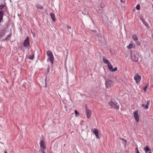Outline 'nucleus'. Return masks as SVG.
<instances>
[{
    "label": "nucleus",
    "instance_id": "21",
    "mask_svg": "<svg viewBox=\"0 0 153 153\" xmlns=\"http://www.w3.org/2000/svg\"><path fill=\"white\" fill-rule=\"evenodd\" d=\"M127 47L129 48H132L134 47V45L132 44H130Z\"/></svg>",
    "mask_w": 153,
    "mask_h": 153
},
{
    "label": "nucleus",
    "instance_id": "19",
    "mask_svg": "<svg viewBox=\"0 0 153 153\" xmlns=\"http://www.w3.org/2000/svg\"><path fill=\"white\" fill-rule=\"evenodd\" d=\"M36 7L37 8L40 9H43V7L42 6L39 5H36Z\"/></svg>",
    "mask_w": 153,
    "mask_h": 153
},
{
    "label": "nucleus",
    "instance_id": "38",
    "mask_svg": "<svg viewBox=\"0 0 153 153\" xmlns=\"http://www.w3.org/2000/svg\"><path fill=\"white\" fill-rule=\"evenodd\" d=\"M48 71H49V68H48Z\"/></svg>",
    "mask_w": 153,
    "mask_h": 153
},
{
    "label": "nucleus",
    "instance_id": "9",
    "mask_svg": "<svg viewBox=\"0 0 153 153\" xmlns=\"http://www.w3.org/2000/svg\"><path fill=\"white\" fill-rule=\"evenodd\" d=\"M40 146L41 148L42 149H44L46 148L45 143L43 140L40 141Z\"/></svg>",
    "mask_w": 153,
    "mask_h": 153
},
{
    "label": "nucleus",
    "instance_id": "5",
    "mask_svg": "<svg viewBox=\"0 0 153 153\" xmlns=\"http://www.w3.org/2000/svg\"><path fill=\"white\" fill-rule=\"evenodd\" d=\"M105 85L107 88H109L113 85V82L110 79H106Z\"/></svg>",
    "mask_w": 153,
    "mask_h": 153
},
{
    "label": "nucleus",
    "instance_id": "39",
    "mask_svg": "<svg viewBox=\"0 0 153 153\" xmlns=\"http://www.w3.org/2000/svg\"><path fill=\"white\" fill-rule=\"evenodd\" d=\"M149 153H152L151 152H150Z\"/></svg>",
    "mask_w": 153,
    "mask_h": 153
},
{
    "label": "nucleus",
    "instance_id": "23",
    "mask_svg": "<svg viewBox=\"0 0 153 153\" xmlns=\"http://www.w3.org/2000/svg\"><path fill=\"white\" fill-rule=\"evenodd\" d=\"M4 6L5 5L4 4H1L0 5V10L2 9L4 7Z\"/></svg>",
    "mask_w": 153,
    "mask_h": 153
},
{
    "label": "nucleus",
    "instance_id": "33",
    "mask_svg": "<svg viewBox=\"0 0 153 153\" xmlns=\"http://www.w3.org/2000/svg\"><path fill=\"white\" fill-rule=\"evenodd\" d=\"M141 106H142V107H145V105H144V104H142V105H141Z\"/></svg>",
    "mask_w": 153,
    "mask_h": 153
},
{
    "label": "nucleus",
    "instance_id": "31",
    "mask_svg": "<svg viewBox=\"0 0 153 153\" xmlns=\"http://www.w3.org/2000/svg\"><path fill=\"white\" fill-rule=\"evenodd\" d=\"M137 44L138 45H140V42H139L138 41L137 42Z\"/></svg>",
    "mask_w": 153,
    "mask_h": 153
},
{
    "label": "nucleus",
    "instance_id": "8",
    "mask_svg": "<svg viewBox=\"0 0 153 153\" xmlns=\"http://www.w3.org/2000/svg\"><path fill=\"white\" fill-rule=\"evenodd\" d=\"M85 111L87 117L88 118H90L91 116V111L87 108H86Z\"/></svg>",
    "mask_w": 153,
    "mask_h": 153
},
{
    "label": "nucleus",
    "instance_id": "16",
    "mask_svg": "<svg viewBox=\"0 0 153 153\" xmlns=\"http://www.w3.org/2000/svg\"><path fill=\"white\" fill-rule=\"evenodd\" d=\"M144 150L146 152H147L149 151H150V149L149 148L148 146H146L145 148H144Z\"/></svg>",
    "mask_w": 153,
    "mask_h": 153
},
{
    "label": "nucleus",
    "instance_id": "13",
    "mask_svg": "<svg viewBox=\"0 0 153 153\" xmlns=\"http://www.w3.org/2000/svg\"><path fill=\"white\" fill-rule=\"evenodd\" d=\"M108 68L109 70L110 71H111L112 69H113V67L111 64L110 63H109V64L107 65Z\"/></svg>",
    "mask_w": 153,
    "mask_h": 153
},
{
    "label": "nucleus",
    "instance_id": "28",
    "mask_svg": "<svg viewBox=\"0 0 153 153\" xmlns=\"http://www.w3.org/2000/svg\"><path fill=\"white\" fill-rule=\"evenodd\" d=\"M68 30L69 31V32L70 33V32L69 31V29L71 30V27L70 26H68Z\"/></svg>",
    "mask_w": 153,
    "mask_h": 153
},
{
    "label": "nucleus",
    "instance_id": "30",
    "mask_svg": "<svg viewBox=\"0 0 153 153\" xmlns=\"http://www.w3.org/2000/svg\"><path fill=\"white\" fill-rule=\"evenodd\" d=\"M95 135L97 138H99V136L98 135V134H97Z\"/></svg>",
    "mask_w": 153,
    "mask_h": 153
},
{
    "label": "nucleus",
    "instance_id": "24",
    "mask_svg": "<svg viewBox=\"0 0 153 153\" xmlns=\"http://www.w3.org/2000/svg\"><path fill=\"white\" fill-rule=\"evenodd\" d=\"M136 8L137 10H139L140 9V6L139 4H137L136 7Z\"/></svg>",
    "mask_w": 153,
    "mask_h": 153
},
{
    "label": "nucleus",
    "instance_id": "35",
    "mask_svg": "<svg viewBox=\"0 0 153 153\" xmlns=\"http://www.w3.org/2000/svg\"><path fill=\"white\" fill-rule=\"evenodd\" d=\"M120 1L124 3V1H123V0H120Z\"/></svg>",
    "mask_w": 153,
    "mask_h": 153
},
{
    "label": "nucleus",
    "instance_id": "37",
    "mask_svg": "<svg viewBox=\"0 0 153 153\" xmlns=\"http://www.w3.org/2000/svg\"><path fill=\"white\" fill-rule=\"evenodd\" d=\"M136 149H137H137H138V147H137L136 148Z\"/></svg>",
    "mask_w": 153,
    "mask_h": 153
},
{
    "label": "nucleus",
    "instance_id": "3",
    "mask_svg": "<svg viewBox=\"0 0 153 153\" xmlns=\"http://www.w3.org/2000/svg\"><path fill=\"white\" fill-rule=\"evenodd\" d=\"M131 57L132 60L134 61H137L138 60L139 55L136 52L131 53Z\"/></svg>",
    "mask_w": 153,
    "mask_h": 153
},
{
    "label": "nucleus",
    "instance_id": "1",
    "mask_svg": "<svg viewBox=\"0 0 153 153\" xmlns=\"http://www.w3.org/2000/svg\"><path fill=\"white\" fill-rule=\"evenodd\" d=\"M108 103L109 105L115 109H118L119 108V105L118 104V101L111 100L110 102H108Z\"/></svg>",
    "mask_w": 153,
    "mask_h": 153
},
{
    "label": "nucleus",
    "instance_id": "15",
    "mask_svg": "<svg viewBox=\"0 0 153 153\" xmlns=\"http://www.w3.org/2000/svg\"><path fill=\"white\" fill-rule=\"evenodd\" d=\"M102 60H103V62L107 64L108 65L109 64V63H110V62H108V60L104 58H103Z\"/></svg>",
    "mask_w": 153,
    "mask_h": 153
},
{
    "label": "nucleus",
    "instance_id": "4",
    "mask_svg": "<svg viewBox=\"0 0 153 153\" xmlns=\"http://www.w3.org/2000/svg\"><path fill=\"white\" fill-rule=\"evenodd\" d=\"M134 79L135 80L136 83L138 84L140 82L141 79V77L139 75L138 73H136L134 76Z\"/></svg>",
    "mask_w": 153,
    "mask_h": 153
},
{
    "label": "nucleus",
    "instance_id": "27",
    "mask_svg": "<svg viewBox=\"0 0 153 153\" xmlns=\"http://www.w3.org/2000/svg\"><path fill=\"white\" fill-rule=\"evenodd\" d=\"M39 152H40L39 153H45L43 149L41 150Z\"/></svg>",
    "mask_w": 153,
    "mask_h": 153
},
{
    "label": "nucleus",
    "instance_id": "29",
    "mask_svg": "<svg viewBox=\"0 0 153 153\" xmlns=\"http://www.w3.org/2000/svg\"><path fill=\"white\" fill-rule=\"evenodd\" d=\"M10 36H11V35H7V36L6 37V39H7V38L8 37H9V38H10Z\"/></svg>",
    "mask_w": 153,
    "mask_h": 153
},
{
    "label": "nucleus",
    "instance_id": "14",
    "mask_svg": "<svg viewBox=\"0 0 153 153\" xmlns=\"http://www.w3.org/2000/svg\"><path fill=\"white\" fill-rule=\"evenodd\" d=\"M132 37L134 41H137L138 40V37L136 35L133 34L132 36Z\"/></svg>",
    "mask_w": 153,
    "mask_h": 153
},
{
    "label": "nucleus",
    "instance_id": "12",
    "mask_svg": "<svg viewBox=\"0 0 153 153\" xmlns=\"http://www.w3.org/2000/svg\"><path fill=\"white\" fill-rule=\"evenodd\" d=\"M50 15L51 16L52 20L55 22L56 21V19L54 14L53 13H50Z\"/></svg>",
    "mask_w": 153,
    "mask_h": 153
},
{
    "label": "nucleus",
    "instance_id": "22",
    "mask_svg": "<svg viewBox=\"0 0 153 153\" xmlns=\"http://www.w3.org/2000/svg\"><path fill=\"white\" fill-rule=\"evenodd\" d=\"M149 102L148 101L147 102V104L145 105V108L146 109H148L149 107Z\"/></svg>",
    "mask_w": 153,
    "mask_h": 153
},
{
    "label": "nucleus",
    "instance_id": "18",
    "mask_svg": "<svg viewBox=\"0 0 153 153\" xmlns=\"http://www.w3.org/2000/svg\"><path fill=\"white\" fill-rule=\"evenodd\" d=\"M148 86H149V84H147L146 85V86H144L143 88V89L144 91V92H146V91L147 88L148 87Z\"/></svg>",
    "mask_w": 153,
    "mask_h": 153
},
{
    "label": "nucleus",
    "instance_id": "11",
    "mask_svg": "<svg viewBox=\"0 0 153 153\" xmlns=\"http://www.w3.org/2000/svg\"><path fill=\"white\" fill-rule=\"evenodd\" d=\"M3 11H0V23L1 21H3Z\"/></svg>",
    "mask_w": 153,
    "mask_h": 153
},
{
    "label": "nucleus",
    "instance_id": "32",
    "mask_svg": "<svg viewBox=\"0 0 153 153\" xmlns=\"http://www.w3.org/2000/svg\"><path fill=\"white\" fill-rule=\"evenodd\" d=\"M121 139L122 140H123L125 142V143H126L127 141L126 140H125L123 138H121Z\"/></svg>",
    "mask_w": 153,
    "mask_h": 153
},
{
    "label": "nucleus",
    "instance_id": "25",
    "mask_svg": "<svg viewBox=\"0 0 153 153\" xmlns=\"http://www.w3.org/2000/svg\"><path fill=\"white\" fill-rule=\"evenodd\" d=\"M117 70V67H115L114 69L113 68L111 71L114 72L116 71Z\"/></svg>",
    "mask_w": 153,
    "mask_h": 153
},
{
    "label": "nucleus",
    "instance_id": "7",
    "mask_svg": "<svg viewBox=\"0 0 153 153\" xmlns=\"http://www.w3.org/2000/svg\"><path fill=\"white\" fill-rule=\"evenodd\" d=\"M134 117L136 121L138 122L139 120V114L137 111H135L134 113Z\"/></svg>",
    "mask_w": 153,
    "mask_h": 153
},
{
    "label": "nucleus",
    "instance_id": "10",
    "mask_svg": "<svg viewBox=\"0 0 153 153\" xmlns=\"http://www.w3.org/2000/svg\"><path fill=\"white\" fill-rule=\"evenodd\" d=\"M140 19L142 20L143 24L147 27L148 28L150 27L148 24L145 21V19L142 18H141Z\"/></svg>",
    "mask_w": 153,
    "mask_h": 153
},
{
    "label": "nucleus",
    "instance_id": "34",
    "mask_svg": "<svg viewBox=\"0 0 153 153\" xmlns=\"http://www.w3.org/2000/svg\"><path fill=\"white\" fill-rule=\"evenodd\" d=\"M137 153H140V152L138 150V149H137Z\"/></svg>",
    "mask_w": 153,
    "mask_h": 153
},
{
    "label": "nucleus",
    "instance_id": "2",
    "mask_svg": "<svg viewBox=\"0 0 153 153\" xmlns=\"http://www.w3.org/2000/svg\"><path fill=\"white\" fill-rule=\"evenodd\" d=\"M48 58L47 59L48 61H50L52 64L53 63L54 56L53 53L50 50H48L47 52Z\"/></svg>",
    "mask_w": 153,
    "mask_h": 153
},
{
    "label": "nucleus",
    "instance_id": "26",
    "mask_svg": "<svg viewBox=\"0 0 153 153\" xmlns=\"http://www.w3.org/2000/svg\"><path fill=\"white\" fill-rule=\"evenodd\" d=\"M74 112L75 114H76V116H77V114H79V113L76 110H75L74 111Z\"/></svg>",
    "mask_w": 153,
    "mask_h": 153
},
{
    "label": "nucleus",
    "instance_id": "36",
    "mask_svg": "<svg viewBox=\"0 0 153 153\" xmlns=\"http://www.w3.org/2000/svg\"><path fill=\"white\" fill-rule=\"evenodd\" d=\"M4 153H7V152L6 151L4 152Z\"/></svg>",
    "mask_w": 153,
    "mask_h": 153
},
{
    "label": "nucleus",
    "instance_id": "20",
    "mask_svg": "<svg viewBox=\"0 0 153 153\" xmlns=\"http://www.w3.org/2000/svg\"><path fill=\"white\" fill-rule=\"evenodd\" d=\"M34 55L33 53L31 56H29V59L31 60H33L34 58Z\"/></svg>",
    "mask_w": 153,
    "mask_h": 153
},
{
    "label": "nucleus",
    "instance_id": "17",
    "mask_svg": "<svg viewBox=\"0 0 153 153\" xmlns=\"http://www.w3.org/2000/svg\"><path fill=\"white\" fill-rule=\"evenodd\" d=\"M93 132L95 135L97 134H98L99 133L98 130L96 128L94 129L93 131Z\"/></svg>",
    "mask_w": 153,
    "mask_h": 153
},
{
    "label": "nucleus",
    "instance_id": "6",
    "mask_svg": "<svg viewBox=\"0 0 153 153\" xmlns=\"http://www.w3.org/2000/svg\"><path fill=\"white\" fill-rule=\"evenodd\" d=\"M30 45L29 38L28 36H27L24 42V45L25 47L28 48Z\"/></svg>",
    "mask_w": 153,
    "mask_h": 153
},
{
    "label": "nucleus",
    "instance_id": "40",
    "mask_svg": "<svg viewBox=\"0 0 153 153\" xmlns=\"http://www.w3.org/2000/svg\"><path fill=\"white\" fill-rule=\"evenodd\" d=\"M152 7H153V5H152Z\"/></svg>",
    "mask_w": 153,
    "mask_h": 153
}]
</instances>
